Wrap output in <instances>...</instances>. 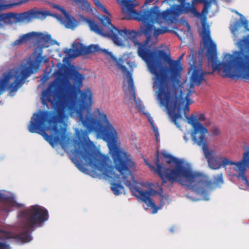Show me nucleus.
Segmentation results:
<instances>
[{
  "instance_id": "9",
  "label": "nucleus",
  "mask_w": 249,
  "mask_h": 249,
  "mask_svg": "<svg viewBox=\"0 0 249 249\" xmlns=\"http://www.w3.org/2000/svg\"><path fill=\"white\" fill-rule=\"evenodd\" d=\"M71 78L73 84L69 83L67 86L61 87L55 82L50 84L47 89L42 93V103L47 106V103L52 102L59 97L63 96L66 99H70L75 91H81L80 88L82 86L83 76L77 71L75 70L71 73Z\"/></svg>"
},
{
  "instance_id": "33",
  "label": "nucleus",
  "mask_w": 249,
  "mask_h": 249,
  "mask_svg": "<svg viewBox=\"0 0 249 249\" xmlns=\"http://www.w3.org/2000/svg\"><path fill=\"white\" fill-rule=\"evenodd\" d=\"M153 131L154 132L155 137L157 139L158 136H159V135L158 128H155L153 125Z\"/></svg>"
},
{
  "instance_id": "16",
  "label": "nucleus",
  "mask_w": 249,
  "mask_h": 249,
  "mask_svg": "<svg viewBox=\"0 0 249 249\" xmlns=\"http://www.w3.org/2000/svg\"><path fill=\"white\" fill-rule=\"evenodd\" d=\"M28 21L33 18H44L47 16H51V14L49 11H43L38 10L35 8L27 11Z\"/></svg>"
},
{
  "instance_id": "4",
  "label": "nucleus",
  "mask_w": 249,
  "mask_h": 249,
  "mask_svg": "<svg viewBox=\"0 0 249 249\" xmlns=\"http://www.w3.org/2000/svg\"><path fill=\"white\" fill-rule=\"evenodd\" d=\"M111 156L114 166L111 165V161L109 159V166L113 167V174L112 177L106 175L103 172L99 170L98 168L94 166H92L98 171L101 172L104 176L117 179L119 178L120 175H117L115 172V168L122 175V178L126 186L128 187L130 191L137 197L140 198L142 201L147 204L148 207H151L152 209V213H155L158 210L155 202L150 197L151 193L149 191H143L141 188L136 187L131 184V181H135V178L132 173V171L135 169V164L130 158V156L125 152L122 151L117 145L114 148L109 150Z\"/></svg>"
},
{
  "instance_id": "8",
  "label": "nucleus",
  "mask_w": 249,
  "mask_h": 249,
  "mask_svg": "<svg viewBox=\"0 0 249 249\" xmlns=\"http://www.w3.org/2000/svg\"><path fill=\"white\" fill-rule=\"evenodd\" d=\"M191 123L194 127V132L192 135L193 141L202 149L205 157L207 160L209 166L213 170H218L221 167L225 168L228 165H233L234 161H231L225 157L220 156H213V151L209 150L207 145V140L206 136L208 130L200 123H195L192 122L195 119L191 117Z\"/></svg>"
},
{
  "instance_id": "5",
  "label": "nucleus",
  "mask_w": 249,
  "mask_h": 249,
  "mask_svg": "<svg viewBox=\"0 0 249 249\" xmlns=\"http://www.w3.org/2000/svg\"><path fill=\"white\" fill-rule=\"evenodd\" d=\"M20 227L24 231L18 234L7 232L5 239L12 238L19 243H28L32 240L31 233L35 228L41 226L49 218L47 209L38 205H33L20 212Z\"/></svg>"
},
{
  "instance_id": "15",
  "label": "nucleus",
  "mask_w": 249,
  "mask_h": 249,
  "mask_svg": "<svg viewBox=\"0 0 249 249\" xmlns=\"http://www.w3.org/2000/svg\"><path fill=\"white\" fill-rule=\"evenodd\" d=\"M0 201L3 202L1 210L8 213L11 211V207L15 205V200L13 197L0 193Z\"/></svg>"
},
{
  "instance_id": "20",
  "label": "nucleus",
  "mask_w": 249,
  "mask_h": 249,
  "mask_svg": "<svg viewBox=\"0 0 249 249\" xmlns=\"http://www.w3.org/2000/svg\"><path fill=\"white\" fill-rule=\"evenodd\" d=\"M87 49V54L97 53L99 52H103L105 54L108 55L109 56L111 57V56L108 54L109 52H108L106 50H102L99 48V47L97 45H90L88 46H86Z\"/></svg>"
},
{
  "instance_id": "17",
  "label": "nucleus",
  "mask_w": 249,
  "mask_h": 249,
  "mask_svg": "<svg viewBox=\"0 0 249 249\" xmlns=\"http://www.w3.org/2000/svg\"><path fill=\"white\" fill-rule=\"evenodd\" d=\"M35 34V32H31L20 36L18 39L12 43L11 45L12 47H16L23 45L26 43Z\"/></svg>"
},
{
  "instance_id": "34",
  "label": "nucleus",
  "mask_w": 249,
  "mask_h": 249,
  "mask_svg": "<svg viewBox=\"0 0 249 249\" xmlns=\"http://www.w3.org/2000/svg\"><path fill=\"white\" fill-rule=\"evenodd\" d=\"M205 125L206 126H208L209 125H210L211 124V121L209 120H207L206 119L205 120Z\"/></svg>"
},
{
  "instance_id": "39",
  "label": "nucleus",
  "mask_w": 249,
  "mask_h": 249,
  "mask_svg": "<svg viewBox=\"0 0 249 249\" xmlns=\"http://www.w3.org/2000/svg\"><path fill=\"white\" fill-rule=\"evenodd\" d=\"M150 167L151 168H154V167H153V166H152V165H150Z\"/></svg>"
},
{
  "instance_id": "30",
  "label": "nucleus",
  "mask_w": 249,
  "mask_h": 249,
  "mask_svg": "<svg viewBox=\"0 0 249 249\" xmlns=\"http://www.w3.org/2000/svg\"><path fill=\"white\" fill-rule=\"evenodd\" d=\"M0 249H11V248L9 244L0 242Z\"/></svg>"
},
{
  "instance_id": "18",
  "label": "nucleus",
  "mask_w": 249,
  "mask_h": 249,
  "mask_svg": "<svg viewBox=\"0 0 249 249\" xmlns=\"http://www.w3.org/2000/svg\"><path fill=\"white\" fill-rule=\"evenodd\" d=\"M192 116H193L195 119L194 120H192V122H194L195 123H200L203 127H204V126L203 125V124H201L198 121V120L200 121H205L206 120V117H205L204 114L201 113H199V112H197L196 113V115L192 114L190 117L185 116V117H186V119L187 120V123L189 124H190V125H191L193 128V132L191 134V137H192V135H193V133L194 132V127L193 125L191 123H189V122H190L191 121H192V119H191ZM204 127H205L204 126Z\"/></svg>"
},
{
  "instance_id": "28",
  "label": "nucleus",
  "mask_w": 249,
  "mask_h": 249,
  "mask_svg": "<svg viewBox=\"0 0 249 249\" xmlns=\"http://www.w3.org/2000/svg\"><path fill=\"white\" fill-rule=\"evenodd\" d=\"M52 6L53 8L56 9L58 10L59 11H60L63 15H64L65 14H66V13L67 12V11L64 8L60 6L58 4H55L53 3L52 4Z\"/></svg>"
},
{
  "instance_id": "6",
  "label": "nucleus",
  "mask_w": 249,
  "mask_h": 249,
  "mask_svg": "<svg viewBox=\"0 0 249 249\" xmlns=\"http://www.w3.org/2000/svg\"><path fill=\"white\" fill-rule=\"evenodd\" d=\"M42 54V51L40 50L38 53H33L34 59L28 61V66H23L20 70L12 69L4 73L0 78V95L7 87L10 93L17 91L23 84L24 80L39 69L41 63H48V59Z\"/></svg>"
},
{
  "instance_id": "42",
  "label": "nucleus",
  "mask_w": 249,
  "mask_h": 249,
  "mask_svg": "<svg viewBox=\"0 0 249 249\" xmlns=\"http://www.w3.org/2000/svg\"><path fill=\"white\" fill-rule=\"evenodd\" d=\"M158 0H157V1H158Z\"/></svg>"
},
{
  "instance_id": "7",
  "label": "nucleus",
  "mask_w": 249,
  "mask_h": 249,
  "mask_svg": "<svg viewBox=\"0 0 249 249\" xmlns=\"http://www.w3.org/2000/svg\"><path fill=\"white\" fill-rule=\"evenodd\" d=\"M160 155L161 160L165 159L168 164L175 163L176 165L173 169L163 167L160 163L159 153L157 150L155 160L156 172L161 178L162 183H166V179H167L172 183L177 182L183 186H186L190 178L186 177L184 172L187 170L193 172L192 170L182 165L181 161L165 152H161Z\"/></svg>"
},
{
  "instance_id": "26",
  "label": "nucleus",
  "mask_w": 249,
  "mask_h": 249,
  "mask_svg": "<svg viewBox=\"0 0 249 249\" xmlns=\"http://www.w3.org/2000/svg\"><path fill=\"white\" fill-rule=\"evenodd\" d=\"M94 2L95 3V4L96 5V6L100 9L101 11H102L103 12H104L105 14H107L108 15H109V13L108 12L106 8V7L103 6L101 2L99 0H93Z\"/></svg>"
},
{
  "instance_id": "31",
  "label": "nucleus",
  "mask_w": 249,
  "mask_h": 249,
  "mask_svg": "<svg viewBox=\"0 0 249 249\" xmlns=\"http://www.w3.org/2000/svg\"><path fill=\"white\" fill-rule=\"evenodd\" d=\"M51 38L52 37L50 35H44L42 37V39L46 42H49Z\"/></svg>"
},
{
  "instance_id": "21",
  "label": "nucleus",
  "mask_w": 249,
  "mask_h": 249,
  "mask_svg": "<svg viewBox=\"0 0 249 249\" xmlns=\"http://www.w3.org/2000/svg\"><path fill=\"white\" fill-rule=\"evenodd\" d=\"M111 189L115 195H119L124 192V189L123 185L120 183H113L111 186Z\"/></svg>"
},
{
  "instance_id": "19",
  "label": "nucleus",
  "mask_w": 249,
  "mask_h": 249,
  "mask_svg": "<svg viewBox=\"0 0 249 249\" xmlns=\"http://www.w3.org/2000/svg\"><path fill=\"white\" fill-rule=\"evenodd\" d=\"M64 16L65 18L64 23L66 27L69 29H74L77 26V24L74 18L70 16L68 12L65 14Z\"/></svg>"
},
{
  "instance_id": "14",
  "label": "nucleus",
  "mask_w": 249,
  "mask_h": 249,
  "mask_svg": "<svg viewBox=\"0 0 249 249\" xmlns=\"http://www.w3.org/2000/svg\"><path fill=\"white\" fill-rule=\"evenodd\" d=\"M11 18H13L17 22H21L25 20L28 21V15L26 11L18 14L13 13L1 14L0 15V22Z\"/></svg>"
},
{
  "instance_id": "25",
  "label": "nucleus",
  "mask_w": 249,
  "mask_h": 249,
  "mask_svg": "<svg viewBox=\"0 0 249 249\" xmlns=\"http://www.w3.org/2000/svg\"><path fill=\"white\" fill-rule=\"evenodd\" d=\"M193 5L190 2H186L182 4L181 6V11L184 13H189L192 11Z\"/></svg>"
},
{
  "instance_id": "38",
  "label": "nucleus",
  "mask_w": 249,
  "mask_h": 249,
  "mask_svg": "<svg viewBox=\"0 0 249 249\" xmlns=\"http://www.w3.org/2000/svg\"><path fill=\"white\" fill-rule=\"evenodd\" d=\"M202 51H203L202 50V51L200 52V50H199V52H198V53L200 54V53H201L202 52Z\"/></svg>"
},
{
  "instance_id": "11",
  "label": "nucleus",
  "mask_w": 249,
  "mask_h": 249,
  "mask_svg": "<svg viewBox=\"0 0 249 249\" xmlns=\"http://www.w3.org/2000/svg\"><path fill=\"white\" fill-rule=\"evenodd\" d=\"M234 163V169L238 173L237 178L244 181L246 185L249 187V181L245 176L247 168L249 166V147L244 152L242 160Z\"/></svg>"
},
{
  "instance_id": "12",
  "label": "nucleus",
  "mask_w": 249,
  "mask_h": 249,
  "mask_svg": "<svg viewBox=\"0 0 249 249\" xmlns=\"http://www.w3.org/2000/svg\"><path fill=\"white\" fill-rule=\"evenodd\" d=\"M108 54L111 56L112 59L116 62V65L118 66V68L120 69L123 73H126L127 83L129 85V89L132 91V96L133 97L134 100H136V97L135 93L133 79L131 73L127 71L126 67L124 65V62L122 58L117 59L115 56L113 55L112 53H108Z\"/></svg>"
},
{
  "instance_id": "1",
  "label": "nucleus",
  "mask_w": 249,
  "mask_h": 249,
  "mask_svg": "<svg viewBox=\"0 0 249 249\" xmlns=\"http://www.w3.org/2000/svg\"><path fill=\"white\" fill-rule=\"evenodd\" d=\"M92 94L90 90L85 89L75 91L70 99L62 96L50 102L56 112L53 114L48 111H41L34 113L28 129L31 133L42 135L44 139L53 146L59 143L64 148L72 142L67 134V124L64 121L66 112L72 116L76 115L85 130H77L76 139L73 140V160L76 165L81 162L94 166L109 177L113 174V167L108 165L109 158L96 151L95 148L86 142L89 140V133L95 132L107 142L109 150L117 145L118 137L116 129L107 119V115L95 108L93 114L86 109L92 104Z\"/></svg>"
},
{
  "instance_id": "2",
  "label": "nucleus",
  "mask_w": 249,
  "mask_h": 249,
  "mask_svg": "<svg viewBox=\"0 0 249 249\" xmlns=\"http://www.w3.org/2000/svg\"><path fill=\"white\" fill-rule=\"evenodd\" d=\"M201 36L203 45L207 49V59L212 63L213 71L206 72L194 70L190 77L192 84L200 86L205 81V75L212 74L216 71L223 77L249 79V76L247 75L249 73V35L239 40V51L235 52L234 56L230 54L225 55L223 62L217 60L216 45L211 38L208 25L203 24Z\"/></svg>"
},
{
  "instance_id": "40",
  "label": "nucleus",
  "mask_w": 249,
  "mask_h": 249,
  "mask_svg": "<svg viewBox=\"0 0 249 249\" xmlns=\"http://www.w3.org/2000/svg\"><path fill=\"white\" fill-rule=\"evenodd\" d=\"M1 239H2V238L0 237V240H1Z\"/></svg>"
},
{
  "instance_id": "10",
  "label": "nucleus",
  "mask_w": 249,
  "mask_h": 249,
  "mask_svg": "<svg viewBox=\"0 0 249 249\" xmlns=\"http://www.w3.org/2000/svg\"><path fill=\"white\" fill-rule=\"evenodd\" d=\"M184 174L187 178H190L186 186L205 200L208 199V193L210 190L220 187L224 183L222 173L213 176V182L208 177L200 173L187 170L184 172Z\"/></svg>"
},
{
  "instance_id": "27",
  "label": "nucleus",
  "mask_w": 249,
  "mask_h": 249,
  "mask_svg": "<svg viewBox=\"0 0 249 249\" xmlns=\"http://www.w3.org/2000/svg\"><path fill=\"white\" fill-rule=\"evenodd\" d=\"M210 132L212 136H217L220 134L221 131L218 126L214 125L212 127Z\"/></svg>"
},
{
  "instance_id": "41",
  "label": "nucleus",
  "mask_w": 249,
  "mask_h": 249,
  "mask_svg": "<svg viewBox=\"0 0 249 249\" xmlns=\"http://www.w3.org/2000/svg\"><path fill=\"white\" fill-rule=\"evenodd\" d=\"M248 74V75L249 76V73Z\"/></svg>"
},
{
  "instance_id": "32",
  "label": "nucleus",
  "mask_w": 249,
  "mask_h": 249,
  "mask_svg": "<svg viewBox=\"0 0 249 249\" xmlns=\"http://www.w3.org/2000/svg\"><path fill=\"white\" fill-rule=\"evenodd\" d=\"M242 23H243V26H244L246 30H248V21L247 20H242Z\"/></svg>"
},
{
  "instance_id": "22",
  "label": "nucleus",
  "mask_w": 249,
  "mask_h": 249,
  "mask_svg": "<svg viewBox=\"0 0 249 249\" xmlns=\"http://www.w3.org/2000/svg\"><path fill=\"white\" fill-rule=\"evenodd\" d=\"M150 23L152 24V25H153V24L154 23ZM153 29L152 32L154 31L153 35L156 37L157 36H159L160 35L163 34H165V33H168V32H173V31L168 29V28L166 27H161V28H155L154 25H153Z\"/></svg>"
},
{
  "instance_id": "3",
  "label": "nucleus",
  "mask_w": 249,
  "mask_h": 249,
  "mask_svg": "<svg viewBox=\"0 0 249 249\" xmlns=\"http://www.w3.org/2000/svg\"><path fill=\"white\" fill-rule=\"evenodd\" d=\"M154 52L155 58L153 59L151 62L153 66L151 68L150 65H148L147 67L150 73L154 75V84L158 89V98L160 103L165 106L172 121L179 127L177 119L182 117L183 103L179 101L177 95L171 96L169 86V77L166 71L167 68L162 66L160 59H163L168 64V71L171 77L175 80L180 76L182 70L181 60L184 54H182L178 60H174L163 50H154Z\"/></svg>"
},
{
  "instance_id": "29",
  "label": "nucleus",
  "mask_w": 249,
  "mask_h": 249,
  "mask_svg": "<svg viewBox=\"0 0 249 249\" xmlns=\"http://www.w3.org/2000/svg\"><path fill=\"white\" fill-rule=\"evenodd\" d=\"M189 101L190 99L189 98L187 99V103L185 104L183 109L185 115L189 111Z\"/></svg>"
},
{
  "instance_id": "13",
  "label": "nucleus",
  "mask_w": 249,
  "mask_h": 249,
  "mask_svg": "<svg viewBox=\"0 0 249 249\" xmlns=\"http://www.w3.org/2000/svg\"><path fill=\"white\" fill-rule=\"evenodd\" d=\"M64 53L68 55L73 58L77 57L80 55H86V46L80 43H77L73 45V49H67Z\"/></svg>"
},
{
  "instance_id": "36",
  "label": "nucleus",
  "mask_w": 249,
  "mask_h": 249,
  "mask_svg": "<svg viewBox=\"0 0 249 249\" xmlns=\"http://www.w3.org/2000/svg\"><path fill=\"white\" fill-rule=\"evenodd\" d=\"M170 231H171V232H173H173H174V228H171V229H170Z\"/></svg>"
},
{
  "instance_id": "35",
  "label": "nucleus",
  "mask_w": 249,
  "mask_h": 249,
  "mask_svg": "<svg viewBox=\"0 0 249 249\" xmlns=\"http://www.w3.org/2000/svg\"><path fill=\"white\" fill-rule=\"evenodd\" d=\"M5 8V6L2 4H0V11L3 10Z\"/></svg>"
},
{
  "instance_id": "23",
  "label": "nucleus",
  "mask_w": 249,
  "mask_h": 249,
  "mask_svg": "<svg viewBox=\"0 0 249 249\" xmlns=\"http://www.w3.org/2000/svg\"><path fill=\"white\" fill-rule=\"evenodd\" d=\"M194 0L197 2H199V3L204 2V7L202 10L201 14L202 15H204L205 16H206L207 15V14L208 13L209 8H210V4H211L210 2H208L207 1L204 2V0Z\"/></svg>"
},
{
  "instance_id": "24",
  "label": "nucleus",
  "mask_w": 249,
  "mask_h": 249,
  "mask_svg": "<svg viewBox=\"0 0 249 249\" xmlns=\"http://www.w3.org/2000/svg\"><path fill=\"white\" fill-rule=\"evenodd\" d=\"M231 31L233 34L237 31L243 26L242 20H237L233 24L231 25Z\"/></svg>"
},
{
  "instance_id": "37",
  "label": "nucleus",
  "mask_w": 249,
  "mask_h": 249,
  "mask_svg": "<svg viewBox=\"0 0 249 249\" xmlns=\"http://www.w3.org/2000/svg\"><path fill=\"white\" fill-rule=\"evenodd\" d=\"M130 61H127V64L128 65H130Z\"/></svg>"
}]
</instances>
